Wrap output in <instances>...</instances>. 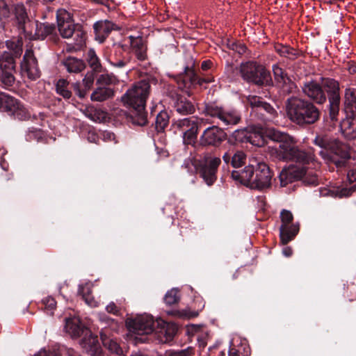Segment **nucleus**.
<instances>
[{
    "label": "nucleus",
    "instance_id": "4be33fe9",
    "mask_svg": "<svg viewBox=\"0 0 356 356\" xmlns=\"http://www.w3.org/2000/svg\"><path fill=\"white\" fill-rule=\"evenodd\" d=\"M269 129H275V128L264 129L260 126L251 125L247 128L245 137L247 140L255 146L261 147L265 144L264 137H267L266 131Z\"/></svg>",
    "mask_w": 356,
    "mask_h": 356
},
{
    "label": "nucleus",
    "instance_id": "aec40b11",
    "mask_svg": "<svg viewBox=\"0 0 356 356\" xmlns=\"http://www.w3.org/2000/svg\"><path fill=\"white\" fill-rule=\"evenodd\" d=\"M171 104L175 112L181 115H191L195 113L194 104L186 97L174 93L170 96Z\"/></svg>",
    "mask_w": 356,
    "mask_h": 356
},
{
    "label": "nucleus",
    "instance_id": "de8ad7c7",
    "mask_svg": "<svg viewBox=\"0 0 356 356\" xmlns=\"http://www.w3.org/2000/svg\"><path fill=\"white\" fill-rule=\"evenodd\" d=\"M88 63L90 67L92 68V71L94 72H99L101 68V64L99 58L96 56L95 53L92 50L88 51Z\"/></svg>",
    "mask_w": 356,
    "mask_h": 356
},
{
    "label": "nucleus",
    "instance_id": "2eb2a0df",
    "mask_svg": "<svg viewBox=\"0 0 356 356\" xmlns=\"http://www.w3.org/2000/svg\"><path fill=\"white\" fill-rule=\"evenodd\" d=\"M246 99L247 104L252 107L253 112L261 115L263 120H271L275 117L276 111L270 104L263 102L261 97L250 95Z\"/></svg>",
    "mask_w": 356,
    "mask_h": 356
},
{
    "label": "nucleus",
    "instance_id": "1a4fd4ad",
    "mask_svg": "<svg viewBox=\"0 0 356 356\" xmlns=\"http://www.w3.org/2000/svg\"><path fill=\"white\" fill-rule=\"evenodd\" d=\"M221 160L218 157H211L205 154L195 164L197 170L208 186H212L216 181V173Z\"/></svg>",
    "mask_w": 356,
    "mask_h": 356
},
{
    "label": "nucleus",
    "instance_id": "f8f14e48",
    "mask_svg": "<svg viewBox=\"0 0 356 356\" xmlns=\"http://www.w3.org/2000/svg\"><path fill=\"white\" fill-rule=\"evenodd\" d=\"M204 112L206 115L218 118L223 125H235L241 120L236 111H226L213 104H207Z\"/></svg>",
    "mask_w": 356,
    "mask_h": 356
},
{
    "label": "nucleus",
    "instance_id": "49530a36",
    "mask_svg": "<svg viewBox=\"0 0 356 356\" xmlns=\"http://www.w3.org/2000/svg\"><path fill=\"white\" fill-rule=\"evenodd\" d=\"M273 72L275 81L278 84L286 83L289 77L284 72L282 68L280 67L277 65H273Z\"/></svg>",
    "mask_w": 356,
    "mask_h": 356
},
{
    "label": "nucleus",
    "instance_id": "412c9836",
    "mask_svg": "<svg viewBox=\"0 0 356 356\" xmlns=\"http://www.w3.org/2000/svg\"><path fill=\"white\" fill-rule=\"evenodd\" d=\"M305 174V167L290 165L287 168H284L280 173V185L281 186H286L289 183L302 178Z\"/></svg>",
    "mask_w": 356,
    "mask_h": 356
},
{
    "label": "nucleus",
    "instance_id": "79ce46f5",
    "mask_svg": "<svg viewBox=\"0 0 356 356\" xmlns=\"http://www.w3.org/2000/svg\"><path fill=\"white\" fill-rule=\"evenodd\" d=\"M68 81L65 79H60L56 83L57 93L63 96L65 99H69L72 95L71 91L68 90Z\"/></svg>",
    "mask_w": 356,
    "mask_h": 356
},
{
    "label": "nucleus",
    "instance_id": "6e6552de",
    "mask_svg": "<svg viewBox=\"0 0 356 356\" xmlns=\"http://www.w3.org/2000/svg\"><path fill=\"white\" fill-rule=\"evenodd\" d=\"M58 28L60 35L64 38L74 40V44L81 47L84 43V33L80 29H76L72 22L70 14L66 11H61L57 15Z\"/></svg>",
    "mask_w": 356,
    "mask_h": 356
},
{
    "label": "nucleus",
    "instance_id": "58836bf2",
    "mask_svg": "<svg viewBox=\"0 0 356 356\" xmlns=\"http://www.w3.org/2000/svg\"><path fill=\"white\" fill-rule=\"evenodd\" d=\"M7 48L12 51V56L15 58H18L22 53V45L23 42L22 39H13L7 40L6 42Z\"/></svg>",
    "mask_w": 356,
    "mask_h": 356
},
{
    "label": "nucleus",
    "instance_id": "c9c22d12",
    "mask_svg": "<svg viewBox=\"0 0 356 356\" xmlns=\"http://www.w3.org/2000/svg\"><path fill=\"white\" fill-rule=\"evenodd\" d=\"M0 70L15 72V60L11 54L4 52L0 56Z\"/></svg>",
    "mask_w": 356,
    "mask_h": 356
},
{
    "label": "nucleus",
    "instance_id": "7c9ffc66",
    "mask_svg": "<svg viewBox=\"0 0 356 356\" xmlns=\"http://www.w3.org/2000/svg\"><path fill=\"white\" fill-rule=\"evenodd\" d=\"M100 337L104 347L106 348L113 356H125L117 341L107 336L105 332H100Z\"/></svg>",
    "mask_w": 356,
    "mask_h": 356
},
{
    "label": "nucleus",
    "instance_id": "e433bc0d",
    "mask_svg": "<svg viewBox=\"0 0 356 356\" xmlns=\"http://www.w3.org/2000/svg\"><path fill=\"white\" fill-rule=\"evenodd\" d=\"M64 65L69 72L79 73L85 68L84 63L78 58L70 57L64 61Z\"/></svg>",
    "mask_w": 356,
    "mask_h": 356
},
{
    "label": "nucleus",
    "instance_id": "72a5a7b5",
    "mask_svg": "<svg viewBox=\"0 0 356 356\" xmlns=\"http://www.w3.org/2000/svg\"><path fill=\"white\" fill-rule=\"evenodd\" d=\"M341 129L345 138L348 140L356 138V120L348 118L343 120Z\"/></svg>",
    "mask_w": 356,
    "mask_h": 356
},
{
    "label": "nucleus",
    "instance_id": "b1692460",
    "mask_svg": "<svg viewBox=\"0 0 356 356\" xmlns=\"http://www.w3.org/2000/svg\"><path fill=\"white\" fill-rule=\"evenodd\" d=\"M181 81L185 88H190L195 84L202 85L204 82H210L211 80L200 79L197 77L193 67L187 66L184 72L179 76L178 82Z\"/></svg>",
    "mask_w": 356,
    "mask_h": 356
},
{
    "label": "nucleus",
    "instance_id": "4d7b16f0",
    "mask_svg": "<svg viewBox=\"0 0 356 356\" xmlns=\"http://www.w3.org/2000/svg\"><path fill=\"white\" fill-rule=\"evenodd\" d=\"M102 139L105 142H112L113 141L114 143H117V140L115 139V136L113 133L105 131L102 133Z\"/></svg>",
    "mask_w": 356,
    "mask_h": 356
},
{
    "label": "nucleus",
    "instance_id": "6ab92c4d",
    "mask_svg": "<svg viewBox=\"0 0 356 356\" xmlns=\"http://www.w3.org/2000/svg\"><path fill=\"white\" fill-rule=\"evenodd\" d=\"M350 147L348 145L334 139L332 147L330 151L333 155L330 156L326 160L330 161L335 163L337 167L343 166L346 160L350 158Z\"/></svg>",
    "mask_w": 356,
    "mask_h": 356
},
{
    "label": "nucleus",
    "instance_id": "774afa93",
    "mask_svg": "<svg viewBox=\"0 0 356 356\" xmlns=\"http://www.w3.org/2000/svg\"><path fill=\"white\" fill-rule=\"evenodd\" d=\"M185 316L188 318H193V317H196L198 316V312H188V313H186L185 314Z\"/></svg>",
    "mask_w": 356,
    "mask_h": 356
},
{
    "label": "nucleus",
    "instance_id": "20e7f679",
    "mask_svg": "<svg viewBox=\"0 0 356 356\" xmlns=\"http://www.w3.org/2000/svg\"><path fill=\"white\" fill-rule=\"evenodd\" d=\"M285 111L292 122L302 127L316 123L321 115L320 110L313 102L297 96H291L286 100Z\"/></svg>",
    "mask_w": 356,
    "mask_h": 356
},
{
    "label": "nucleus",
    "instance_id": "052dcab7",
    "mask_svg": "<svg viewBox=\"0 0 356 356\" xmlns=\"http://www.w3.org/2000/svg\"><path fill=\"white\" fill-rule=\"evenodd\" d=\"M356 191V184L350 188H344L341 190L340 195L348 197Z\"/></svg>",
    "mask_w": 356,
    "mask_h": 356
},
{
    "label": "nucleus",
    "instance_id": "a878e982",
    "mask_svg": "<svg viewBox=\"0 0 356 356\" xmlns=\"http://www.w3.org/2000/svg\"><path fill=\"white\" fill-rule=\"evenodd\" d=\"M246 159L243 151L235 150L233 147L229 148L223 155L222 159L225 163H231L234 168L241 167Z\"/></svg>",
    "mask_w": 356,
    "mask_h": 356
},
{
    "label": "nucleus",
    "instance_id": "338daca9",
    "mask_svg": "<svg viewBox=\"0 0 356 356\" xmlns=\"http://www.w3.org/2000/svg\"><path fill=\"white\" fill-rule=\"evenodd\" d=\"M282 252L286 257H290L293 253L292 249L289 247L284 248Z\"/></svg>",
    "mask_w": 356,
    "mask_h": 356
},
{
    "label": "nucleus",
    "instance_id": "5fc2aeb1",
    "mask_svg": "<svg viewBox=\"0 0 356 356\" xmlns=\"http://www.w3.org/2000/svg\"><path fill=\"white\" fill-rule=\"evenodd\" d=\"M129 62V59L125 58H123L122 59L115 58L111 60V65L118 68L124 67Z\"/></svg>",
    "mask_w": 356,
    "mask_h": 356
},
{
    "label": "nucleus",
    "instance_id": "bf43d9fd",
    "mask_svg": "<svg viewBox=\"0 0 356 356\" xmlns=\"http://www.w3.org/2000/svg\"><path fill=\"white\" fill-rule=\"evenodd\" d=\"M106 310L108 313L114 315H118L120 314V308L113 302H110L106 307Z\"/></svg>",
    "mask_w": 356,
    "mask_h": 356
},
{
    "label": "nucleus",
    "instance_id": "a211bd4d",
    "mask_svg": "<svg viewBox=\"0 0 356 356\" xmlns=\"http://www.w3.org/2000/svg\"><path fill=\"white\" fill-rule=\"evenodd\" d=\"M13 14L14 17H12V21H13V24L17 27L19 31L26 36H31L32 33L28 31L31 19L24 5L22 3L14 5Z\"/></svg>",
    "mask_w": 356,
    "mask_h": 356
},
{
    "label": "nucleus",
    "instance_id": "39448f33",
    "mask_svg": "<svg viewBox=\"0 0 356 356\" xmlns=\"http://www.w3.org/2000/svg\"><path fill=\"white\" fill-rule=\"evenodd\" d=\"M272 172L265 163H259L255 167L248 165L241 170H234L232 177L251 188L264 190L270 186Z\"/></svg>",
    "mask_w": 356,
    "mask_h": 356
},
{
    "label": "nucleus",
    "instance_id": "37998d69",
    "mask_svg": "<svg viewBox=\"0 0 356 356\" xmlns=\"http://www.w3.org/2000/svg\"><path fill=\"white\" fill-rule=\"evenodd\" d=\"M275 50L280 56L287 57L290 59H294L297 55L296 51L288 46L277 44L275 46Z\"/></svg>",
    "mask_w": 356,
    "mask_h": 356
},
{
    "label": "nucleus",
    "instance_id": "9b49d317",
    "mask_svg": "<svg viewBox=\"0 0 356 356\" xmlns=\"http://www.w3.org/2000/svg\"><path fill=\"white\" fill-rule=\"evenodd\" d=\"M327 80L332 79H321V82L317 81H306L302 86V92L310 99L318 104H323L326 102L325 92L327 93V88L324 86V83Z\"/></svg>",
    "mask_w": 356,
    "mask_h": 356
},
{
    "label": "nucleus",
    "instance_id": "5701e85b",
    "mask_svg": "<svg viewBox=\"0 0 356 356\" xmlns=\"http://www.w3.org/2000/svg\"><path fill=\"white\" fill-rule=\"evenodd\" d=\"M93 29L95 35V40L102 43L108 36L113 30L118 29V26L108 20L99 21L94 24Z\"/></svg>",
    "mask_w": 356,
    "mask_h": 356
},
{
    "label": "nucleus",
    "instance_id": "f704fd0d",
    "mask_svg": "<svg viewBox=\"0 0 356 356\" xmlns=\"http://www.w3.org/2000/svg\"><path fill=\"white\" fill-rule=\"evenodd\" d=\"M344 105L346 113L353 116L356 115V95L351 88H347L345 91Z\"/></svg>",
    "mask_w": 356,
    "mask_h": 356
},
{
    "label": "nucleus",
    "instance_id": "ea45409f",
    "mask_svg": "<svg viewBox=\"0 0 356 356\" xmlns=\"http://www.w3.org/2000/svg\"><path fill=\"white\" fill-rule=\"evenodd\" d=\"M49 356H81L76 351L65 346H58L49 353Z\"/></svg>",
    "mask_w": 356,
    "mask_h": 356
},
{
    "label": "nucleus",
    "instance_id": "680f3d73",
    "mask_svg": "<svg viewBox=\"0 0 356 356\" xmlns=\"http://www.w3.org/2000/svg\"><path fill=\"white\" fill-rule=\"evenodd\" d=\"M95 111V110L94 109V108H89L86 110L85 114L88 118H89L92 120H95V113H93Z\"/></svg>",
    "mask_w": 356,
    "mask_h": 356
},
{
    "label": "nucleus",
    "instance_id": "bb28decb",
    "mask_svg": "<svg viewBox=\"0 0 356 356\" xmlns=\"http://www.w3.org/2000/svg\"><path fill=\"white\" fill-rule=\"evenodd\" d=\"M130 40L131 47L136 55L138 60L143 61L147 59V47L146 44L140 36H132L129 37Z\"/></svg>",
    "mask_w": 356,
    "mask_h": 356
},
{
    "label": "nucleus",
    "instance_id": "9d476101",
    "mask_svg": "<svg viewBox=\"0 0 356 356\" xmlns=\"http://www.w3.org/2000/svg\"><path fill=\"white\" fill-rule=\"evenodd\" d=\"M200 120L192 117L175 120L172 127L176 132L183 136L184 143L186 145H194L196 143Z\"/></svg>",
    "mask_w": 356,
    "mask_h": 356
},
{
    "label": "nucleus",
    "instance_id": "7ed1b4c3",
    "mask_svg": "<svg viewBox=\"0 0 356 356\" xmlns=\"http://www.w3.org/2000/svg\"><path fill=\"white\" fill-rule=\"evenodd\" d=\"M266 134L269 139L280 143L279 147L274 150L275 156L277 159L295 161L302 165L314 160V153L298 148L294 138L288 134L277 129H269Z\"/></svg>",
    "mask_w": 356,
    "mask_h": 356
},
{
    "label": "nucleus",
    "instance_id": "f3484780",
    "mask_svg": "<svg viewBox=\"0 0 356 356\" xmlns=\"http://www.w3.org/2000/svg\"><path fill=\"white\" fill-rule=\"evenodd\" d=\"M224 131L217 126L207 128L200 137V145L202 146H218L226 139Z\"/></svg>",
    "mask_w": 356,
    "mask_h": 356
},
{
    "label": "nucleus",
    "instance_id": "3c124183",
    "mask_svg": "<svg viewBox=\"0 0 356 356\" xmlns=\"http://www.w3.org/2000/svg\"><path fill=\"white\" fill-rule=\"evenodd\" d=\"M193 354V349L188 348L179 351L168 350L159 356H192Z\"/></svg>",
    "mask_w": 356,
    "mask_h": 356
},
{
    "label": "nucleus",
    "instance_id": "cd10ccee",
    "mask_svg": "<svg viewBox=\"0 0 356 356\" xmlns=\"http://www.w3.org/2000/svg\"><path fill=\"white\" fill-rule=\"evenodd\" d=\"M95 72L90 71L88 72L83 79L84 88L81 89L80 83L79 82L72 83V87L76 95L81 99L84 98L87 92L92 88L95 80Z\"/></svg>",
    "mask_w": 356,
    "mask_h": 356
},
{
    "label": "nucleus",
    "instance_id": "c85d7f7f",
    "mask_svg": "<svg viewBox=\"0 0 356 356\" xmlns=\"http://www.w3.org/2000/svg\"><path fill=\"white\" fill-rule=\"evenodd\" d=\"M298 232V225L291 224L281 225L280 227V235L282 244H287L289 241L293 239Z\"/></svg>",
    "mask_w": 356,
    "mask_h": 356
},
{
    "label": "nucleus",
    "instance_id": "f257e3e1",
    "mask_svg": "<svg viewBox=\"0 0 356 356\" xmlns=\"http://www.w3.org/2000/svg\"><path fill=\"white\" fill-rule=\"evenodd\" d=\"M157 79L152 75H147L136 82L122 97V102L134 109L131 115L133 124L144 126L147 122L145 106L150 93L152 85H156Z\"/></svg>",
    "mask_w": 356,
    "mask_h": 356
},
{
    "label": "nucleus",
    "instance_id": "dca6fc26",
    "mask_svg": "<svg viewBox=\"0 0 356 356\" xmlns=\"http://www.w3.org/2000/svg\"><path fill=\"white\" fill-rule=\"evenodd\" d=\"M324 86L327 88L330 102V117L332 120L334 121L337 120V117L339 112V86L338 82L335 80L325 81Z\"/></svg>",
    "mask_w": 356,
    "mask_h": 356
},
{
    "label": "nucleus",
    "instance_id": "6e6d98bb",
    "mask_svg": "<svg viewBox=\"0 0 356 356\" xmlns=\"http://www.w3.org/2000/svg\"><path fill=\"white\" fill-rule=\"evenodd\" d=\"M42 304L46 309L52 310L56 307V302L54 298L49 296L42 300Z\"/></svg>",
    "mask_w": 356,
    "mask_h": 356
},
{
    "label": "nucleus",
    "instance_id": "a18cd8bd",
    "mask_svg": "<svg viewBox=\"0 0 356 356\" xmlns=\"http://www.w3.org/2000/svg\"><path fill=\"white\" fill-rule=\"evenodd\" d=\"M169 117L166 112H160L156 118V128L158 131H162L168 125Z\"/></svg>",
    "mask_w": 356,
    "mask_h": 356
},
{
    "label": "nucleus",
    "instance_id": "0e129e2a",
    "mask_svg": "<svg viewBox=\"0 0 356 356\" xmlns=\"http://www.w3.org/2000/svg\"><path fill=\"white\" fill-rule=\"evenodd\" d=\"M212 63L211 60H205L202 62L201 67L203 70H207L211 67Z\"/></svg>",
    "mask_w": 356,
    "mask_h": 356
},
{
    "label": "nucleus",
    "instance_id": "a19ab883",
    "mask_svg": "<svg viewBox=\"0 0 356 356\" xmlns=\"http://www.w3.org/2000/svg\"><path fill=\"white\" fill-rule=\"evenodd\" d=\"M15 72L1 71L0 72V85L5 88L12 87L15 82Z\"/></svg>",
    "mask_w": 356,
    "mask_h": 356
},
{
    "label": "nucleus",
    "instance_id": "393cba45",
    "mask_svg": "<svg viewBox=\"0 0 356 356\" xmlns=\"http://www.w3.org/2000/svg\"><path fill=\"white\" fill-rule=\"evenodd\" d=\"M56 28L54 24L49 23H40L37 24L36 31L33 38V39L44 40L47 37H49V40L54 42H56L58 40V37L55 31Z\"/></svg>",
    "mask_w": 356,
    "mask_h": 356
},
{
    "label": "nucleus",
    "instance_id": "473e14b6",
    "mask_svg": "<svg viewBox=\"0 0 356 356\" xmlns=\"http://www.w3.org/2000/svg\"><path fill=\"white\" fill-rule=\"evenodd\" d=\"M13 7L6 0H0V26L6 29V25L12 21Z\"/></svg>",
    "mask_w": 356,
    "mask_h": 356
},
{
    "label": "nucleus",
    "instance_id": "8fccbe9b",
    "mask_svg": "<svg viewBox=\"0 0 356 356\" xmlns=\"http://www.w3.org/2000/svg\"><path fill=\"white\" fill-rule=\"evenodd\" d=\"M250 355V348L248 346L241 345L238 348H231L229 352V356H248Z\"/></svg>",
    "mask_w": 356,
    "mask_h": 356
},
{
    "label": "nucleus",
    "instance_id": "603ef678",
    "mask_svg": "<svg viewBox=\"0 0 356 356\" xmlns=\"http://www.w3.org/2000/svg\"><path fill=\"white\" fill-rule=\"evenodd\" d=\"M280 86L282 88L283 92L286 94L293 93L297 89L296 83L290 78L288 79V81H286V83H280Z\"/></svg>",
    "mask_w": 356,
    "mask_h": 356
},
{
    "label": "nucleus",
    "instance_id": "c756f323",
    "mask_svg": "<svg viewBox=\"0 0 356 356\" xmlns=\"http://www.w3.org/2000/svg\"><path fill=\"white\" fill-rule=\"evenodd\" d=\"M334 140V139L325 134L317 135L314 140L316 145L323 149L319 154L325 160L328 158L327 150L332 147Z\"/></svg>",
    "mask_w": 356,
    "mask_h": 356
},
{
    "label": "nucleus",
    "instance_id": "13d9d810",
    "mask_svg": "<svg viewBox=\"0 0 356 356\" xmlns=\"http://www.w3.org/2000/svg\"><path fill=\"white\" fill-rule=\"evenodd\" d=\"M231 48L239 54H243L246 51V47L241 43H232Z\"/></svg>",
    "mask_w": 356,
    "mask_h": 356
},
{
    "label": "nucleus",
    "instance_id": "2f4dec72",
    "mask_svg": "<svg viewBox=\"0 0 356 356\" xmlns=\"http://www.w3.org/2000/svg\"><path fill=\"white\" fill-rule=\"evenodd\" d=\"M115 95V90L110 87L99 86L91 94L92 101L104 102L111 99Z\"/></svg>",
    "mask_w": 356,
    "mask_h": 356
},
{
    "label": "nucleus",
    "instance_id": "0eeeda50",
    "mask_svg": "<svg viewBox=\"0 0 356 356\" xmlns=\"http://www.w3.org/2000/svg\"><path fill=\"white\" fill-rule=\"evenodd\" d=\"M240 74L243 80L257 86H270L272 79L270 72L257 63L248 61L240 65Z\"/></svg>",
    "mask_w": 356,
    "mask_h": 356
},
{
    "label": "nucleus",
    "instance_id": "ddd939ff",
    "mask_svg": "<svg viewBox=\"0 0 356 356\" xmlns=\"http://www.w3.org/2000/svg\"><path fill=\"white\" fill-rule=\"evenodd\" d=\"M20 70L22 76L28 78L30 81H35L40 78L41 72L32 50L26 51L20 65Z\"/></svg>",
    "mask_w": 356,
    "mask_h": 356
},
{
    "label": "nucleus",
    "instance_id": "f03ea898",
    "mask_svg": "<svg viewBox=\"0 0 356 356\" xmlns=\"http://www.w3.org/2000/svg\"><path fill=\"white\" fill-rule=\"evenodd\" d=\"M126 325L129 330L136 335L149 334L154 331L159 342L168 343L172 340L177 332V326L174 323H167L163 320L154 321L150 315L144 314L134 318H127Z\"/></svg>",
    "mask_w": 356,
    "mask_h": 356
},
{
    "label": "nucleus",
    "instance_id": "c03bdc74",
    "mask_svg": "<svg viewBox=\"0 0 356 356\" xmlns=\"http://www.w3.org/2000/svg\"><path fill=\"white\" fill-rule=\"evenodd\" d=\"M117 82L118 79L115 76L108 74H101L97 79V84L99 85L100 86L105 87H108L111 85H115L117 83Z\"/></svg>",
    "mask_w": 356,
    "mask_h": 356
},
{
    "label": "nucleus",
    "instance_id": "423d86ee",
    "mask_svg": "<svg viewBox=\"0 0 356 356\" xmlns=\"http://www.w3.org/2000/svg\"><path fill=\"white\" fill-rule=\"evenodd\" d=\"M65 330L72 337L85 335L81 340L80 345L89 356H105L97 337L92 335L88 329L81 323L79 318L74 316L66 318Z\"/></svg>",
    "mask_w": 356,
    "mask_h": 356
},
{
    "label": "nucleus",
    "instance_id": "864d4df0",
    "mask_svg": "<svg viewBox=\"0 0 356 356\" xmlns=\"http://www.w3.org/2000/svg\"><path fill=\"white\" fill-rule=\"evenodd\" d=\"M280 218L282 220L281 225H290L293 219V214L290 211L283 209L280 213Z\"/></svg>",
    "mask_w": 356,
    "mask_h": 356
},
{
    "label": "nucleus",
    "instance_id": "4c0bfd02",
    "mask_svg": "<svg viewBox=\"0 0 356 356\" xmlns=\"http://www.w3.org/2000/svg\"><path fill=\"white\" fill-rule=\"evenodd\" d=\"M79 293L88 305L92 307L97 306V301L95 300L91 294V288L90 285L86 284L85 286H80Z\"/></svg>",
    "mask_w": 356,
    "mask_h": 356
},
{
    "label": "nucleus",
    "instance_id": "09e8293b",
    "mask_svg": "<svg viewBox=\"0 0 356 356\" xmlns=\"http://www.w3.org/2000/svg\"><path fill=\"white\" fill-rule=\"evenodd\" d=\"M179 300V291L176 289H172L171 290L168 291L164 297V301L168 305L177 303Z\"/></svg>",
    "mask_w": 356,
    "mask_h": 356
},
{
    "label": "nucleus",
    "instance_id": "4468645a",
    "mask_svg": "<svg viewBox=\"0 0 356 356\" xmlns=\"http://www.w3.org/2000/svg\"><path fill=\"white\" fill-rule=\"evenodd\" d=\"M0 111L6 112L19 120L25 119L28 113L24 106L14 97L4 94L0 102Z\"/></svg>",
    "mask_w": 356,
    "mask_h": 356
},
{
    "label": "nucleus",
    "instance_id": "69168bd1",
    "mask_svg": "<svg viewBox=\"0 0 356 356\" xmlns=\"http://www.w3.org/2000/svg\"><path fill=\"white\" fill-rule=\"evenodd\" d=\"M200 329V326L197 325H191L188 327V331L192 334L197 332Z\"/></svg>",
    "mask_w": 356,
    "mask_h": 356
},
{
    "label": "nucleus",
    "instance_id": "e2e57ef3",
    "mask_svg": "<svg viewBox=\"0 0 356 356\" xmlns=\"http://www.w3.org/2000/svg\"><path fill=\"white\" fill-rule=\"evenodd\" d=\"M348 179L351 183L356 181V169L351 170L348 172Z\"/></svg>",
    "mask_w": 356,
    "mask_h": 356
}]
</instances>
